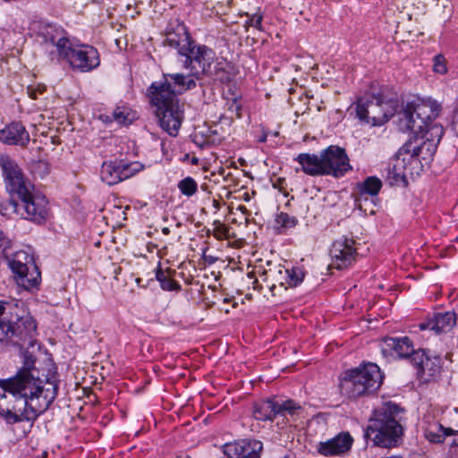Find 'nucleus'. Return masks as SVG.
Here are the masks:
<instances>
[{
  "mask_svg": "<svg viewBox=\"0 0 458 458\" xmlns=\"http://www.w3.org/2000/svg\"><path fill=\"white\" fill-rule=\"evenodd\" d=\"M162 233L165 235H168L170 233V229L168 227L162 228Z\"/></svg>",
  "mask_w": 458,
  "mask_h": 458,
  "instance_id": "de8ad7c7",
  "label": "nucleus"
},
{
  "mask_svg": "<svg viewBox=\"0 0 458 458\" xmlns=\"http://www.w3.org/2000/svg\"><path fill=\"white\" fill-rule=\"evenodd\" d=\"M233 107L235 108L236 115H237L238 118H240L241 115H242L241 114V109H242L241 106L239 104H237L236 102H234V103L232 104L231 108H233Z\"/></svg>",
  "mask_w": 458,
  "mask_h": 458,
  "instance_id": "a19ab883",
  "label": "nucleus"
},
{
  "mask_svg": "<svg viewBox=\"0 0 458 458\" xmlns=\"http://www.w3.org/2000/svg\"><path fill=\"white\" fill-rule=\"evenodd\" d=\"M156 279L160 283V286L163 290L174 291L179 290L180 284L174 280L171 279L170 276L158 267L156 270Z\"/></svg>",
  "mask_w": 458,
  "mask_h": 458,
  "instance_id": "473e14b6",
  "label": "nucleus"
},
{
  "mask_svg": "<svg viewBox=\"0 0 458 458\" xmlns=\"http://www.w3.org/2000/svg\"><path fill=\"white\" fill-rule=\"evenodd\" d=\"M12 241L0 230V253L7 257V250L11 247Z\"/></svg>",
  "mask_w": 458,
  "mask_h": 458,
  "instance_id": "58836bf2",
  "label": "nucleus"
},
{
  "mask_svg": "<svg viewBox=\"0 0 458 458\" xmlns=\"http://www.w3.org/2000/svg\"><path fill=\"white\" fill-rule=\"evenodd\" d=\"M184 66L190 69L189 73H182L187 79L199 80L204 75L213 74L215 52L207 46H192L185 55Z\"/></svg>",
  "mask_w": 458,
  "mask_h": 458,
  "instance_id": "9b49d317",
  "label": "nucleus"
},
{
  "mask_svg": "<svg viewBox=\"0 0 458 458\" xmlns=\"http://www.w3.org/2000/svg\"><path fill=\"white\" fill-rule=\"evenodd\" d=\"M426 437L433 443H442L444 439V435L439 431V426H437V431L434 432L432 429H428L425 432Z\"/></svg>",
  "mask_w": 458,
  "mask_h": 458,
  "instance_id": "e433bc0d",
  "label": "nucleus"
},
{
  "mask_svg": "<svg viewBox=\"0 0 458 458\" xmlns=\"http://www.w3.org/2000/svg\"><path fill=\"white\" fill-rule=\"evenodd\" d=\"M213 225V233L216 239H222L224 237H226L228 233V227L225 225L221 224L219 221L216 220L214 222Z\"/></svg>",
  "mask_w": 458,
  "mask_h": 458,
  "instance_id": "c9c22d12",
  "label": "nucleus"
},
{
  "mask_svg": "<svg viewBox=\"0 0 458 458\" xmlns=\"http://www.w3.org/2000/svg\"><path fill=\"white\" fill-rule=\"evenodd\" d=\"M331 267L344 269L355 262L358 256L356 241L353 237L342 236L335 240L330 249Z\"/></svg>",
  "mask_w": 458,
  "mask_h": 458,
  "instance_id": "dca6fc26",
  "label": "nucleus"
},
{
  "mask_svg": "<svg viewBox=\"0 0 458 458\" xmlns=\"http://www.w3.org/2000/svg\"><path fill=\"white\" fill-rule=\"evenodd\" d=\"M213 207H214L216 209H219V208H220V202H219V200H217V199H213Z\"/></svg>",
  "mask_w": 458,
  "mask_h": 458,
  "instance_id": "a18cd8bd",
  "label": "nucleus"
},
{
  "mask_svg": "<svg viewBox=\"0 0 458 458\" xmlns=\"http://www.w3.org/2000/svg\"><path fill=\"white\" fill-rule=\"evenodd\" d=\"M40 34L45 43H50L56 47L60 55L67 51V47L70 46L69 39L66 37V32L61 27L51 23L43 24Z\"/></svg>",
  "mask_w": 458,
  "mask_h": 458,
  "instance_id": "b1692460",
  "label": "nucleus"
},
{
  "mask_svg": "<svg viewBox=\"0 0 458 458\" xmlns=\"http://www.w3.org/2000/svg\"><path fill=\"white\" fill-rule=\"evenodd\" d=\"M353 444L349 432H341L331 439L320 442L318 452L324 456H340L347 454Z\"/></svg>",
  "mask_w": 458,
  "mask_h": 458,
  "instance_id": "412c9836",
  "label": "nucleus"
},
{
  "mask_svg": "<svg viewBox=\"0 0 458 458\" xmlns=\"http://www.w3.org/2000/svg\"><path fill=\"white\" fill-rule=\"evenodd\" d=\"M165 44L184 56L193 46V41L184 24L175 21L174 24L170 23L166 29Z\"/></svg>",
  "mask_w": 458,
  "mask_h": 458,
  "instance_id": "6ab92c4d",
  "label": "nucleus"
},
{
  "mask_svg": "<svg viewBox=\"0 0 458 458\" xmlns=\"http://www.w3.org/2000/svg\"><path fill=\"white\" fill-rule=\"evenodd\" d=\"M441 112V106L431 98H416L407 102L398 112V125L401 131L421 132Z\"/></svg>",
  "mask_w": 458,
  "mask_h": 458,
  "instance_id": "423d86ee",
  "label": "nucleus"
},
{
  "mask_svg": "<svg viewBox=\"0 0 458 458\" xmlns=\"http://www.w3.org/2000/svg\"><path fill=\"white\" fill-rule=\"evenodd\" d=\"M0 166L3 170L7 191L11 194H16L18 198L33 191L34 186L25 179L18 164L7 155L0 156Z\"/></svg>",
  "mask_w": 458,
  "mask_h": 458,
  "instance_id": "2eb2a0df",
  "label": "nucleus"
},
{
  "mask_svg": "<svg viewBox=\"0 0 458 458\" xmlns=\"http://www.w3.org/2000/svg\"><path fill=\"white\" fill-rule=\"evenodd\" d=\"M275 224L279 233L294 228L298 225V219L285 212H280L276 216Z\"/></svg>",
  "mask_w": 458,
  "mask_h": 458,
  "instance_id": "c85d7f7f",
  "label": "nucleus"
},
{
  "mask_svg": "<svg viewBox=\"0 0 458 458\" xmlns=\"http://www.w3.org/2000/svg\"><path fill=\"white\" fill-rule=\"evenodd\" d=\"M411 363L416 369V377L420 383L435 381L440 375L439 358L428 356L425 350L420 349L413 353Z\"/></svg>",
  "mask_w": 458,
  "mask_h": 458,
  "instance_id": "a211bd4d",
  "label": "nucleus"
},
{
  "mask_svg": "<svg viewBox=\"0 0 458 458\" xmlns=\"http://www.w3.org/2000/svg\"><path fill=\"white\" fill-rule=\"evenodd\" d=\"M262 20L263 16L260 13H254L251 17L246 21L245 26H252L259 30H262Z\"/></svg>",
  "mask_w": 458,
  "mask_h": 458,
  "instance_id": "4c0bfd02",
  "label": "nucleus"
},
{
  "mask_svg": "<svg viewBox=\"0 0 458 458\" xmlns=\"http://www.w3.org/2000/svg\"><path fill=\"white\" fill-rule=\"evenodd\" d=\"M383 382V375L377 365L369 363L363 367L344 372L340 378L342 395L356 399L374 394Z\"/></svg>",
  "mask_w": 458,
  "mask_h": 458,
  "instance_id": "39448f33",
  "label": "nucleus"
},
{
  "mask_svg": "<svg viewBox=\"0 0 458 458\" xmlns=\"http://www.w3.org/2000/svg\"><path fill=\"white\" fill-rule=\"evenodd\" d=\"M444 127L440 123L431 121L425 129H423V131L414 132V137L423 139L432 144L435 143V146L437 147L444 135Z\"/></svg>",
  "mask_w": 458,
  "mask_h": 458,
  "instance_id": "cd10ccee",
  "label": "nucleus"
},
{
  "mask_svg": "<svg viewBox=\"0 0 458 458\" xmlns=\"http://www.w3.org/2000/svg\"><path fill=\"white\" fill-rule=\"evenodd\" d=\"M301 406L293 400L276 401L274 399L263 400L254 405L253 416L258 420H273L277 416L298 415Z\"/></svg>",
  "mask_w": 458,
  "mask_h": 458,
  "instance_id": "4468645a",
  "label": "nucleus"
},
{
  "mask_svg": "<svg viewBox=\"0 0 458 458\" xmlns=\"http://www.w3.org/2000/svg\"><path fill=\"white\" fill-rule=\"evenodd\" d=\"M8 265L19 286L29 291L39 285L41 273L36 265L33 254L19 250L8 259Z\"/></svg>",
  "mask_w": 458,
  "mask_h": 458,
  "instance_id": "1a4fd4ad",
  "label": "nucleus"
},
{
  "mask_svg": "<svg viewBox=\"0 0 458 458\" xmlns=\"http://www.w3.org/2000/svg\"><path fill=\"white\" fill-rule=\"evenodd\" d=\"M437 147L435 143H429L423 139L412 137L408 140L399 149L400 155H406L409 158L410 169L412 172H420L424 165H428L433 159Z\"/></svg>",
  "mask_w": 458,
  "mask_h": 458,
  "instance_id": "f8f14e48",
  "label": "nucleus"
},
{
  "mask_svg": "<svg viewBox=\"0 0 458 458\" xmlns=\"http://www.w3.org/2000/svg\"><path fill=\"white\" fill-rule=\"evenodd\" d=\"M388 350L393 351L399 358H409L416 353L412 341L407 337H386L384 340Z\"/></svg>",
  "mask_w": 458,
  "mask_h": 458,
  "instance_id": "bb28decb",
  "label": "nucleus"
},
{
  "mask_svg": "<svg viewBox=\"0 0 458 458\" xmlns=\"http://www.w3.org/2000/svg\"><path fill=\"white\" fill-rule=\"evenodd\" d=\"M131 165H121L115 162H104L100 169V178L108 185L116 184L131 175Z\"/></svg>",
  "mask_w": 458,
  "mask_h": 458,
  "instance_id": "a878e982",
  "label": "nucleus"
},
{
  "mask_svg": "<svg viewBox=\"0 0 458 458\" xmlns=\"http://www.w3.org/2000/svg\"><path fill=\"white\" fill-rule=\"evenodd\" d=\"M232 67L228 63L214 64L211 76H214L215 80L222 83H229L233 78V73L230 71Z\"/></svg>",
  "mask_w": 458,
  "mask_h": 458,
  "instance_id": "c756f323",
  "label": "nucleus"
},
{
  "mask_svg": "<svg viewBox=\"0 0 458 458\" xmlns=\"http://www.w3.org/2000/svg\"><path fill=\"white\" fill-rule=\"evenodd\" d=\"M397 99L385 100L381 95L366 94L356 102V114L360 121L373 126L386 123L395 113Z\"/></svg>",
  "mask_w": 458,
  "mask_h": 458,
  "instance_id": "6e6552de",
  "label": "nucleus"
},
{
  "mask_svg": "<svg viewBox=\"0 0 458 458\" xmlns=\"http://www.w3.org/2000/svg\"><path fill=\"white\" fill-rule=\"evenodd\" d=\"M457 314L455 311L439 312L433 315L427 323L420 325L421 330L429 329L436 333H447L456 324Z\"/></svg>",
  "mask_w": 458,
  "mask_h": 458,
  "instance_id": "393cba45",
  "label": "nucleus"
},
{
  "mask_svg": "<svg viewBox=\"0 0 458 458\" xmlns=\"http://www.w3.org/2000/svg\"><path fill=\"white\" fill-rule=\"evenodd\" d=\"M404 409L393 402L384 403L374 411L365 437L383 448L397 447L403 443L404 428L402 424Z\"/></svg>",
  "mask_w": 458,
  "mask_h": 458,
  "instance_id": "7ed1b4c3",
  "label": "nucleus"
},
{
  "mask_svg": "<svg viewBox=\"0 0 458 458\" xmlns=\"http://www.w3.org/2000/svg\"><path fill=\"white\" fill-rule=\"evenodd\" d=\"M178 189L183 195L191 197L196 193L198 184L193 178L186 177L179 182Z\"/></svg>",
  "mask_w": 458,
  "mask_h": 458,
  "instance_id": "72a5a7b5",
  "label": "nucleus"
},
{
  "mask_svg": "<svg viewBox=\"0 0 458 458\" xmlns=\"http://www.w3.org/2000/svg\"><path fill=\"white\" fill-rule=\"evenodd\" d=\"M381 187V181L375 176H370L359 185V190L360 193H367L371 196H375L379 192Z\"/></svg>",
  "mask_w": 458,
  "mask_h": 458,
  "instance_id": "7c9ffc66",
  "label": "nucleus"
},
{
  "mask_svg": "<svg viewBox=\"0 0 458 458\" xmlns=\"http://www.w3.org/2000/svg\"><path fill=\"white\" fill-rule=\"evenodd\" d=\"M267 133L264 131L262 136L259 138V141L265 142L267 140Z\"/></svg>",
  "mask_w": 458,
  "mask_h": 458,
  "instance_id": "49530a36",
  "label": "nucleus"
},
{
  "mask_svg": "<svg viewBox=\"0 0 458 458\" xmlns=\"http://www.w3.org/2000/svg\"><path fill=\"white\" fill-rule=\"evenodd\" d=\"M253 284H254V288H255V289H262V288H263L262 284H259V279H257V278L255 279V281L253 282Z\"/></svg>",
  "mask_w": 458,
  "mask_h": 458,
  "instance_id": "37998d69",
  "label": "nucleus"
},
{
  "mask_svg": "<svg viewBox=\"0 0 458 458\" xmlns=\"http://www.w3.org/2000/svg\"><path fill=\"white\" fill-rule=\"evenodd\" d=\"M113 118L118 124H130L135 119V114L127 106H118L113 112Z\"/></svg>",
  "mask_w": 458,
  "mask_h": 458,
  "instance_id": "2f4dec72",
  "label": "nucleus"
},
{
  "mask_svg": "<svg viewBox=\"0 0 458 458\" xmlns=\"http://www.w3.org/2000/svg\"><path fill=\"white\" fill-rule=\"evenodd\" d=\"M196 87L193 79L179 73L164 74L163 81L148 88L150 102L156 106V116L161 128L171 136H176L183 119V106L178 95Z\"/></svg>",
  "mask_w": 458,
  "mask_h": 458,
  "instance_id": "f03ea898",
  "label": "nucleus"
},
{
  "mask_svg": "<svg viewBox=\"0 0 458 458\" xmlns=\"http://www.w3.org/2000/svg\"><path fill=\"white\" fill-rule=\"evenodd\" d=\"M30 134L20 122H13L0 130V141L7 145L26 147L30 141Z\"/></svg>",
  "mask_w": 458,
  "mask_h": 458,
  "instance_id": "4be33fe9",
  "label": "nucleus"
},
{
  "mask_svg": "<svg viewBox=\"0 0 458 458\" xmlns=\"http://www.w3.org/2000/svg\"><path fill=\"white\" fill-rule=\"evenodd\" d=\"M19 311L17 306L0 301V341L31 337L36 330V323L31 317Z\"/></svg>",
  "mask_w": 458,
  "mask_h": 458,
  "instance_id": "0eeeda50",
  "label": "nucleus"
},
{
  "mask_svg": "<svg viewBox=\"0 0 458 458\" xmlns=\"http://www.w3.org/2000/svg\"><path fill=\"white\" fill-rule=\"evenodd\" d=\"M208 131L211 133V134H214V135H220L218 130L216 128V129H213L212 127L209 128Z\"/></svg>",
  "mask_w": 458,
  "mask_h": 458,
  "instance_id": "c03bdc74",
  "label": "nucleus"
},
{
  "mask_svg": "<svg viewBox=\"0 0 458 458\" xmlns=\"http://www.w3.org/2000/svg\"><path fill=\"white\" fill-rule=\"evenodd\" d=\"M295 160L301 170L311 176L329 175L335 178L344 176L352 170L345 149L338 146H329L319 155L301 153Z\"/></svg>",
  "mask_w": 458,
  "mask_h": 458,
  "instance_id": "20e7f679",
  "label": "nucleus"
},
{
  "mask_svg": "<svg viewBox=\"0 0 458 458\" xmlns=\"http://www.w3.org/2000/svg\"><path fill=\"white\" fill-rule=\"evenodd\" d=\"M454 311L456 312V314H457V318H458V307H457V310H454Z\"/></svg>",
  "mask_w": 458,
  "mask_h": 458,
  "instance_id": "8fccbe9b",
  "label": "nucleus"
},
{
  "mask_svg": "<svg viewBox=\"0 0 458 458\" xmlns=\"http://www.w3.org/2000/svg\"><path fill=\"white\" fill-rule=\"evenodd\" d=\"M18 200L11 199L7 205L13 212L24 219L41 224L48 215L47 199L45 196L35 194L33 191L21 196Z\"/></svg>",
  "mask_w": 458,
  "mask_h": 458,
  "instance_id": "9d476101",
  "label": "nucleus"
},
{
  "mask_svg": "<svg viewBox=\"0 0 458 458\" xmlns=\"http://www.w3.org/2000/svg\"><path fill=\"white\" fill-rule=\"evenodd\" d=\"M433 70L439 74H445L447 71L445 58L439 54L434 57Z\"/></svg>",
  "mask_w": 458,
  "mask_h": 458,
  "instance_id": "f704fd0d",
  "label": "nucleus"
},
{
  "mask_svg": "<svg viewBox=\"0 0 458 458\" xmlns=\"http://www.w3.org/2000/svg\"><path fill=\"white\" fill-rule=\"evenodd\" d=\"M38 374L27 361L14 377L0 380V415L19 438L30 432L34 421L57 395V384L44 382Z\"/></svg>",
  "mask_w": 458,
  "mask_h": 458,
  "instance_id": "f257e3e1",
  "label": "nucleus"
},
{
  "mask_svg": "<svg viewBox=\"0 0 458 458\" xmlns=\"http://www.w3.org/2000/svg\"><path fill=\"white\" fill-rule=\"evenodd\" d=\"M259 278L271 292H274L277 285L284 289L296 287L303 281L304 272L300 267L289 269L277 265L263 270L259 274Z\"/></svg>",
  "mask_w": 458,
  "mask_h": 458,
  "instance_id": "ddd939ff",
  "label": "nucleus"
},
{
  "mask_svg": "<svg viewBox=\"0 0 458 458\" xmlns=\"http://www.w3.org/2000/svg\"><path fill=\"white\" fill-rule=\"evenodd\" d=\"M420 172H412L410 169L409 158L406 155H400L399 151L392 165L387 168V179L391 185L404 183L407 184V176H413L419 174Z\"/></svg>",
  "mask_w": 458,
  "mask_h": 458,
  "instance_id": "5701e85b",
  "label": "nucleus"
},
{
  "mask_svg": "<svg viewBox=\"0 0 458 458\" xmlns=\"http://www.w3.org/2000/svg\"><path fill=\"white\" fill-rule=\"evenodd\" d=\"M28 94L30 98L37 99V91L32 88H28Z\"/></svg>",
  "mask_w": 458,
  "mask_h": 458,
  "instance_id": "79ce46f5",
  "label": "nucleus"
},
{
  "mask_svg": "<svg viewBox=\"0 0 458 458\" xmlns=\"http://www.w3.org/2000/svg\"><path fill=\"white\" fill-rule=\"evenodd\" d=\"M62 55L68 59L73 69L81 72H89L100 64L98 50L90 46H84L76 49L69 46L67 51H64Z\"/></svg>",
  "mask_w": 458,
  "mask_h": 458,
  "instance_id": "f3484780",
  "label": "nucleus"
},
{
  "mask_svg": "<svg viewBox=\"0 0 458 458\" xmlns=\"http://www.w3.org/2000/svg\"><path fill=\"white\" fill-rule=\"evenodd\" d=\"M438 426H439V431L442 432V434L444 435V437L445 436H451L455 433V431L454 429H452L451 428H444L442 425H438Z\"/></svg>",
  "mask_w": 458,
  "mask_h": 458,
  "instance_id": "ea45409f",
  "label": "nucleus"
},
{
  "mask_svg": "<svg viewBox=\"0 0 458 458\" xmlns=\"http://www.w3.org/2000/svg\"><path fill=\"white\" fill-rule=\"evenodd\" d=\"M263 445L258 440H241L227 443L223 446L228 458H260Z\"/></svg>",
  "mask_w": 458,
  "mask_h": 458,
  "instance_id": "aec40b11",
  "label": "nucleus"
},
{
  "mask_svg": "<svg viewBox=\"0 0 458 458\" xmlns=\"http://www.w3.org/2000/svg\"><path fill=\"white\" fill-rule=\"evenodd\" d=\"M92 1L98 3V2H101L102 0H92Z\"/></svg>",
  "mask_w": 458,
  "mask_h": 458,
  "instance_id": "09e8293b",
  "label": "nucleus"
}]
</instances>
